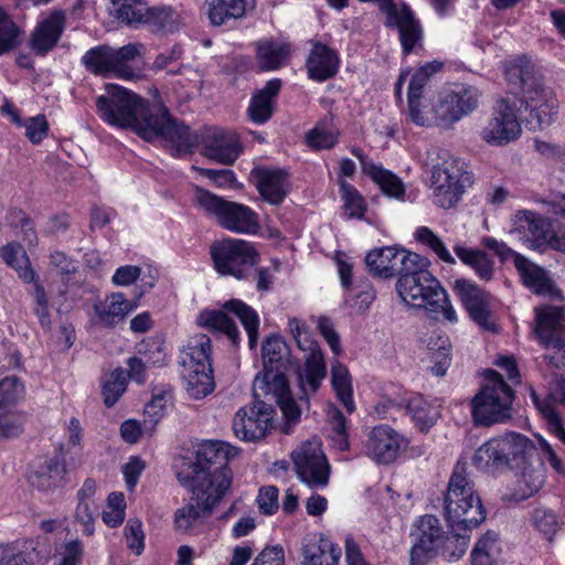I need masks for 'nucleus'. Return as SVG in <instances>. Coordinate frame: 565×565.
<instances>
[{"label":"nucleus","mask_w":565,"mask_h":565,"mask_svg":"<svg viewBox=\"0 0 565 565\" xmlns=\"http://www.w3.org/2000/svg\"><path fill=\"white\" fill-rule=\"evenodd\" d=\"M510 86L519 89L521 105L529 111L526 122L532 130L548 127L557 114V99L543 83L542 75L526 57L511 62L505 68Z\"/></svg>","instance_id":"3"},{"label":"nucleus","mask_w":565,"mask_h":565,"mask_svg":"<svg viewBox=\"0 0 565 565\" xmlns=\"http://www.w3.org/2000/svg\"><path fill=\"white\" fill-rule=\"evenodd\" d=\"M338 142L337 134L317 126L307 135V143L312 149H329Z\"/></svg>","instance_id":"62"},{"label":"nucleus","mask_w":565,"mask_h":565,"mask_svg":"<svg viewBox=\"0 0 565 565\" xmlns=\"http://www.w3.org/2000/svg\"><path fill=\"white\" fill-rule=\"evenodd\" d=\"M440 67L441 64L439 63H429L422 66L412 76L407 90V99L412 104L413 108L415 99H422L423 89L426 86L429 77L438 70H440Z\"/></svg>","instance_id":"56"},{"label":"nucleus","mask_w":565,"mask_h":565,"mask_svg":"<svg viewBox=\"0 0 565 565\" xmlns=\"http://www.w3.org/2000/svg\"><path fill=\"white\" fill-rule=\"evenodd\" d=\"M288 328L298 348L303 352H308L303 367L298 369L297 372L298 385L301 390L299 402L308 405L309 394L317 393L322 380L327 375L324 356L318 342L310 335L305 322L297 318H290L288 320Z\"/></svg>","instance_id":"8"},{"label":"nucleus","mask_w":565,"mask_h":565,"mask_svg":"<svg viewBox=\"0 0 565 565\" xmlns=\"http://www.w3.org/2000/svg\"><path fill=\"white\" fill-rule=\"evenodd\" d=\"M65 29V13L53 11L38 23L29 39L30 49L39 56H45L58 43Z\"/></svg>","instance_id":"24"},{"label":"nucleus","mask_w":565,"mask_h":565,"mask_svg":"<svg viewBox=\"0 0 565 565\" xmlns=\"http://www.w3.org/2000/svg\"><path fill=\"white\" fill-rule=\"evenodd\" d=\"M137 307L136 303L127 300L122 294H113L103 309L96 308L100 322L113 327L122 321L126 316Z\"/></svg>","instance_id":"43"},{"label":"nucleus","mask_w":565,"mask_h":565,"mask_svg":"<svg viewBox=\"0 0 565 565\" xmlns=\"http://www.w3.org/2000/svg\"><path fill=\"white\" fill-rule=\"evenodd\" d=\"M116 18L130 28H140L147 14V3L142 0H114Z\"/></svg>","instance_id":"46"},{"label":"nucleus","mask_w":565,"mask_h":565,"mask_svg":"<svg viewBox=\"0 0 565 565\" xmlns=\"http://www.w3.org/2000/svg\"><path fill=\"white\" fill-rule=\"evenodd\" d=\"M25 423V414L21 412H6L0 414V439L18 437Z\"/></svg>","instance_id":"60"},{"label":"nucleus","mask_w":565,"mask_h":565,"mask_svg":"<svg viewBox=\"0 0 565 565\" xmlns=\"http://www.w3.org/2000/svg\"><path fill=\"white\" fill-rule=\"evenodd\" d=\"M125 536L128 547L137 555H140L145 547L141 521L138 519L129 520L125 527Z\"/></svg>","instance_id":"63"},{"label":"nucleus","mask_w":565,"mask_h":565,"mask_svg":"<svg viewBox=\"0 0 565 565\" xmlns=\"http://www.w3.org/2000/svg\"><path fill=\"white\" fill-rule=\"evenodd\" d=\"M127 388V377L121 367L115 369L103 384L104 403L107 407L114 406Z\"/></svg>","instance_id":"55"},{"label":"nucleus","mask_w":565,"mask_h":565,"mask_svg":"<svg viewBox=\"0 0 565 565\" xmlns=\"http://www.w3.org/2000/svg\"><path fill=\"white\" fill-rule=\"evenodd\" d=\"M438 158L441 161L434 164L431 171L434 202L443 209H450L473 183V177L467 171L466 163L448 151H441Z\"/></svg>","instance_id":"7"},{"label":"nucleus","mask_w":565,"mask_h":565,"mask_svg":"<svg viewBox=\"0 0 565 565\" xmlns=\"http://www.w3.org/2000/svg\"><path fill=\"white\" fill-rule=\"evenodd\" d=\"M331 381L339 401L348 413H353L355 405L352 397V383L345 365L334 361L331 366Z\"/></svg>","instance_id":"44"},{"label":"nucleus","mask_w":565,"mask_h":565,"mask_svg":"<svg viewBox=\"0 0 565 565\" xmlns=\"http://www.w3.org/2000/svg\"><path fill=\"white\" fill-rule=\"evenodd\" d=\"M518 470H521L516 483L522 499L533 495L543 487L545 471L542 463L534 467L529 460Z\"/></svg>","instance_id":"45"},{"label":"nucleus","mask_w":565,"mask_h":565,"mask_svg":"<svg viewBox=\"0 0 565 565\" xmlns=\"http://www.w3.org/2000/svg\"><path fill=\"white\" fill-rule=\"evenodd\" d=\"M236 455V448L217 440H206L199 445L196 460L191 463L189 479L195 481L203 478L211 482V488L217 490L221 478L227 479L226 491L232 483V471L227 463Z\"/></svg>","instance_id":"11"},{"label":"nucleus","mask_w":565,"mask_h":565,"mask_svg":"<svg viewBox=\"0 0 565 565\" xmlns=\"http://www.w3.org/2000/svg\"><path fill=\"white\" fill-rule=\"evenodd\" d=\"M403 438L386 425L374 427L363 443L364 454L377 463L393 462L399 452Z\"/></svg>","instance_id":"23"},{"label":"nucleus","mask_w":565,"mask_h":565,"mask_svg":"<svg viewBox=\"0 0 565 565\" xmlns=\"http://www.w3.org/2000/svg\"><path fill=\"white\" fill-rule=\"evenodd\" d=\"M291 456L301 482L310 488H323L328 484L331 468L318 440L302 443Z\"/></svg>","instance_id":"18"},{"label":"nucleus","mask_w":565,"mask_h":565,"mask_svg":"<svg viewBox=\"0 0 565 565\" xmlns=\"http://www.w3.org/2000/svg\"><path fill=\"white\" fill-rule=\"evenodd\" d=\"M250 180L260 196L273 205H279L288 194V174L284 170L254 168Z\"/></svg>","instance_id":"25"},{"label":"nucleus","mask_w":565,"mask_h":565,"mask_svg":"<svg viewBox=\"0 0 565 565\" xmlns=\"http://www.w3.org/2000/svg\"><path fill=\"white\" fill-rule=\"evenodd\" d=\"M200 326L227 335L234 347L239 343V331L235 322L222 310H204L198 317Z\"/></svg>","instance_id":"39"},{"label":"nucleus","mask_w":565,"mask_h":565,"mask_svg":"<svg viewBox=\"0 0 565 565\" xmlns=\"http://www.w3.org/2000/svg\"><path fill=\"white\" fill-rule=\"evenodd\" d=\"M488 383L471 401V413L476 425L491 426L511 417L514 398L512 388L494 370L487 372Z\"/></svg>","instance_id":"6"},{"label":"nucleus","mask_w":565,"mask_h":565,"mask_svg":"<svg viewBox=\"0 0 565 565\" xmlns=\"http://www.w3.org/2000/svg\"><path fill=\"white\" fill-rule=\"evenodd\" d=\"M498 534L493 531H488L476 543L471 552L472 565H494L499 548H498Z\"/></svg>","instance_id":"48"},{"label":"nucleus","mask_w":565,"mask_h":565,"mask_svg":"<svg viewBox=\"0 0 565 565\" xmlns=\"http://www.w3.org/2000/svg\"><path fill=\"white\" fill-rule=\"evenodd\" d=\"M262 353L264 374L256 375L254 380L255 395L270 396L277 403L286 419L282 431L289 434L290 426L297 424L301 415V403L291 396L285 375L289 363V349L281 337L270 335L263 343Z\"/></svg>","instance_id":"2"},{"label":"nucleus","mask_w":565,"mask_h":565,"mask_svg":"<svg viewBox=\"0 0 565 565\" xmlns=\"http://www.w3.org/2000/svg\"><path fill=\"white\" fill-rule=\"evenodd\" d=\"M194 198L200 207L214 216L222 227L245 234L257 232V214L248 206L226 201L200 186L194 188Z\"/></svg>","instance_id":"10"},{"label":"nucleus","mask_w":565,"mask_h":565,"mask_svg":"<svg viewBox=\"0 0 565 565\" xmlns=\"http://www.w3.org/2000/svg\"><path fill=\"white\" fill-rule=\"evenodd\" d=\"M480 96L477 87L466 85L440 93L431 103L433 124L441 128L452 127L478 108Z\"/></svg>","instance_id":"14"},{"label":"nucleus","mask_w":565,"mask_h":565,"mask_svg":"<svg viewBox=\"0 0 565 565\" xmlns=\"http://www.w3.org/2000/svg\"><path fill=\"white\" fill-rule=\"evenodd\" d=\"M25 388L17 376H7L0 380V398L4 404H13L24 397Z\"/></svg>","instance_id":"61"},{"label":"nucleus","mask_w":565,"mask_h":565,"mask_svg":"<svg viewBox=\"0 0 565 565\" xmlns=\"http://www.w3.org/2000/svg\"><path fill=\"white\" fill-rule=\"evenodd\" d=\"M445 515L454 531H471L486 520V510L466 469L457 463L444 499Z\"/></svg>","instance_id":"5"},{"label":"nucleus","mask_w":565,"mask_h":565,"mask_svg":"<svg viewBox=\"0 0 565 565\" xmlns=\"http://www.w3.org/2000/svg\"><path fill=\"white\" fill-rule=\"evenodd\" d=\"M171 399V392L169 390L156 387L152 391V398L145 407V429L152 433L154 426L164 416L168 401Z\"/></svg>","instance_id":"47"},{"label":"nucleus","mask_w":565,"mask_h":565,"mask_svg":"<svg viewBox=\"0 0 565 565\" xmlns=\"http://www.w3.org/2000/svg\"><path fill=\"white\" fill-rule=\"evenodd\" d=\"M454 289L472 321L486 331L495 332L497 326L492 320L494 298L463 278L455 281Z\"/></svg>","instance_id":"19"},{"label":"nucleus","mask_w":565,"mask_h":565,"mask_svg":"<svg viewBox=\"0 0 565 565\" xmlns=\"http://www.w3.org/2000/svg\"><path fill=\"white\" fill-rule=\"evenodd\" d=\"M303 565H338L341 550L321 536L317 543H309L303 547Z\"/></svg>","instance_id":"37"},{"label":"nucleus","mask_w":565,"mask_h":565,"mask_svg":"<svg viewBox=\"0 0 565 565\" xmlns=\"http://www.w3.org/2000/svg\"><path fill=\"white\" fill-rule=\"evenodd\" d=\"M96 107L100 117L110 125L129 127L147 141L157 138L168 141L177 157L192 153L202 143L207 158L232 164L242 150L235 132L210 128L200 136L172 118L163 105L141 99L116 84L106 85V94L97 97Z\"/></svg>","instance_id":"1"},{"label":"nucleus","mask_w":565,"mask_h":565,"mask_svg":"<svg viewBox=\"0 0 565 565\" xmlns=\"http://www.w3.org/2000/svg\"><path fill=\"white\" fill-rule=\"evenodd\" d=\"M290 45L286 42L268 39L260 41L257 45V63L262 71H274L280 68L288 61Z\"/></svg>","instance_id":"34"},{"label":"nucleus","mask_w":565,"mask_h":565,"mask_svg":"<svg viewBox=\"0 0 565 565\" xmlns=\"http://www.w3.org/2000/svg\"><path fill=\"white\" fill-rule=\"evenodd\" d=\"M536 335L546 348L556 349L553 354L544 355L553 369L565 367V312L561 307H544L536 313Z\"/></svg>","instance_id":"16"},{"label":"nucleus","mask_w":565,"mask_h":565,"mask_svg":"<svg viewBox=\"0 0 565 565\" xmlns=\"http://www.w3.org/2000/svg\"><path fill=\"white\" fill-rule=\"evenodd\" d=\"M454 250L458 258L471 267L478 277L483 280H490L493 276V260L489 255L480 249L468 248L461 245H456Z\"/></svg>","instance_id":"41"},{"label":"nucleus","mask_w":565,"mask_h":565,"mask_svg":"<svg viewBox=\"0 0 565 565\" xmlns=\"http://www.w3.org/2000/svg\"><path fill=\"white\" fill-rule=\"evenodd\" d=\"M20 29L0 8V55H3L20 44Z\"/></svg>","instance_id":"54"},{"label":"nucleus","mask_w":565,"mask_h":565,"mask_svg":"<svg viewBox=\"0 0 565 565\" xmlns=\"http://www.w3.org/2000/svg\"><path fill=\"white\" fill-rule=\"evenodd\" d=\"M340 192L344 210L349 214V217H363L365 202L358 190L350 183L340 180Z\"/></svg>","instance_id":"59"},{"label":"nucleus","mask_w":565,"mask_h":565,"mask_svg":"<svg viewBox=\"0 0 565 565\" xmlns=\"http://www.w3.org/2000/svg\"><path fill=\"white\" fill-rule=\"evenodd\" d=\"M405 408L420 431H428L440 417L439 407L428 403L422 395L411 396Z\"/></svg>","instance_id":"35"},{"label":"nucleus","mask_w":565,"mask_h":565,"mask_svg":"<svg viewBox=\"0 0 565 565\" xmlns=\"http://www.w3.org/2000/svg\"><path fill=\"white\" fill-rule=\"evenodd\" d=\"M415 237L420 244L428 246L443 262L456 263L444 242L430 228L426 226L418 227Z\"/></svg>","instance_id":"58"},{"label":"nucleus","mask_w":565,"mask_h":565,"mask_svg":"<svg viewBox=\"0 0 565 565\" xmlns=\"http://www.w3.org/2000/svg\"><path fill=\"white\" fill-rule=\"evenodd\" d=\"M531 399L545 419L548 430L565 444L563 419L556 412V403L565 405V379L555 374L548 384L547 395L541 398L535 391H532Z\"/></svg>","instance_id":"22"},{"label":"nucleus","mask_w":565,"mask_h":565,"mask_svg":"<svg viewBox=\"0 0 565 565\" xmlns=\"http://www.w3.org/2000/svg\"><path fill=\"white\" fill-rule=\"evenodd\" d=\"M256 0H205L206 15L214 26L228 24L254 10Z\"/></svg>","instance_id":"26"},{"label":"nucleus","mask_w":565,"mask_h":565,"mask_svg":"<svg viewBox=\"0 0 565 565\" xmlns=\"http://www.w3.org/2000/svg\"><path fill=\"white\" fill-rule=\"evenodd\" d=\"M25 136L33 143H39L47 134L49 125L43 115L29 118L24 122Z\"/></svg>","instance_id":"64"},{"label":"nucleus","mask_w":565,"mask_h":565,"mask_svg":"<svg viewBox=\"0 0 565 565\" xmlns=\"http://www.w3.org/2000/svg\"><path fill=\"white\" fill-rule=\"evenodd\" d=\"M253 398V403L241 407L233 419V431L244 441H257L266 436L273 424L274 403L277 404L270 396L256 397L254 390Z\"/></svg>","instance_id":"15"},{"label":"nucleus","mask_w":565,"mask_h":565,"mask_svg":"<svg viewBox=\"0 0 565 565\" xmlns=\"http://www.w3.org/2000/svg\"><path fill=\"white\" fill-rule=\"evenodd\" d=\"M66 475V463L62 454L45 461L41 469L29 476L31 486L44 493L53 492L63 484Z\"/></svg>","instance_id":"32"},{"label":"nucleus","mask_w":565,"mask_h":565,"mask_svg":"<svg viewBox=\"0 0 565 565\" xmlns=\"http://www.w3.org/2000/svg\"><path fill=\"white\" fill-rule=\"evenodd\" d=\"M531 520L533 526L550 542L561 526L557 515L552 510L546 508L534 509Z\"/></svg>","instance_id":"57"},{"label":"nucleus","mask_w":565,"mask_h":565,"mask_svg":"<svg viewBox=\"0 0 565 565\" xmlns=\"http://www.w3.org/2000/svg\"><path fill=\"white\" fill-rule=\"evenodd\" d=\"M469 531H454L445 535L440 546L439 553L449 562H455L462 557L466 553L470 536L467 534Z\"/></svg>","instance_id":"51"},{"label":"nucleus","mask_w":565,"mask_h":565,"mask_svg":"<svg viewBox=\"0 0 565 565\" xmlns=\"http://www.w3.org/2000/svg\"><path fill=\"white\" fill-rule=\"evenodd\" d=\"M1 257L6 264L14 268L21 279L30 282L34 278V271L30 266L26 254L19 245L8 244L1 249Z\"/></svg>","instance_id":"50"},{"label":"nucleus","mask_w":565,"mask_h":565,"mask_svg":"<svg viewBox=\"0 0 565 565\" xmlns=\"http://www.w3.org/2000/svg\"><path fill=\"white\" fill-rule=\"evenodd\" d=\"M217 490L211 488V482L203 478L190 480L191 499L188 504L174 513L175 529L190 532L202 525L212 514L214 508L226 493L227 479L221 478Z\"/></svg>","instance_id":"9"},{"label":"nucleus","mask_w":565,"mask_h":565,"mask_svg":"<svg viewBox=\"0 0 565 565\" xmlns=\"http://www.w3.org/2000/svg\"><path fill=\"white\" fill-rule=\"evenodd\" d=\"M46 554L34 541L0 544V565H44Z\"/></svg>","instance_id":"29"},{"label":"nucleus","mask_w":565,"mask_h":565,"mask_svg":"<svg viewBox=\"0 0 565 565\" xmlns=\"http://www.w3.org/2000/svg\"><path fill=\"white\" fill-rule=\"evenodd\" d=\"M352 153L360 160L363 172L370 175L386 195L398 200L404 198L405 186L397 175L375 164L360 149H352Z\"/></svg>","instance_id":"28"},{"label":"nucleus","mask_w":565,"mask_h":565,"mask_svg":"<svg viewBox=\"0 0 565 565\" xmlns=\"http://www.w3.org/2000/svg\"><path fill=\"white\" fill-rule=\"evenodd\" d=\"M141 46V44L129 43L117 50L113 47L117 77L129 79L135 76L129 63L139 56Z\"/></svg>","instance_id":"53"},{"label":"nucleus","mask_w":565,"mask_h":565,"mask_svg":"<svg viewBox=\"0 0 565 565\" xmlns=\"http://www.w3.org/2000/svg\"><path fill=\"white\" fill-rule=\"evenodd\" d=\"M181 24L180 15L171 8H149L145 14L141 26L148 28L151 32L174 33Z\"/></svg>","instance_id":"38"},{"label":"nucleus","mask_w":565,"mask_h":565,"mask_svg":"<svg viewBox=\"0 0 565 565\" xmlns=\"http://www.w3.org/2000/svg\"><path fill=\"white\" fill-rule=\"evenodd\" d=\"M157 359H152L150 355L131 356L127 360L128 365V377L142 384L147 380V367L151 365H161L164 362V353L161 347H157Z\"/></svg>","instance_id":"52"},{"label":"nucleus","mask_w":565,"mask_h":565,"mask_svg":"<svg viewBox=\"0 0 565 565\" xmlns=\"http://www.w3.org/2000/svg\"><path fill=\"white\" fill-rule=\"evenodd\" d=\"M429 260L419 256L416 265L409 267L396 281V291L402 300L416 308H424L436 315H441L450 322L457 321L446 290L427 269Z\"/></svg>","instance_id":"4"},{"label":"nucleus","mask_w":565,"mask_h":565,"mask_svg":"<svg viewBox=\"0 0 565 565\" xmlns=\"http://www.w3.org/2000/svg\"><path fill=\"white\" fill-rule=\"evenodd\" d=\"M281 88V81L278 78L270 79L265 87L257 90L247 109L248 117L255 124L262 125L268 121L274 110V99Z\"/></svg>","instance_id":"33"},{"label":"nucleus","mask_w":565,"mask_h":565,"mask_svg":"<svg viewBox=\"0 0 565 565\" xmlns=\"http://www.w3.org/2000/svg\"><path fill=\"white\" fill-rule=\"evenodd\" d=\"M306 66L310 78L323 82L337 74L339 57L338 54L326 44L313 42Z\"/></svg>","instance_id":"27"},{"label":"nucleus","mask_w":565,"mask_h":565,"mask_svg":"<svg viewBox=\"0 0 565 565\" xmlns=\"http://www.w3.org/2000/svg\"><path fill=\"white\" fill-rule=\"evenodd\" d=\"M515 268L523 284L536 295L552 296L555 285L548 273L522 255H515Z\"/></svg>","instance_id":"31"},{"label":"nucleus","mask_w":565,"mask_h":565,"mask_svg":"<svg viewBox=\"0 0 565 565\" xmlns=\"http://www.w3.org/2000/svg\"><path fill=\"white\" fill-rule=\"evenodd\" d=\"M501 448H504L503 461H508L505 469H519L536 454L537 448L527 437L509 433L500 437Z\"/></svg>","instance_id":"30"},{"label":"nucleus","mask_w":565,"mask_h":565,"mask_svg":"<svg viewBox=\"0 0 565 565\" xmlns=\"http://www.w3.org/2000/svg\"><path fill=\"white\" fill-rule=\"evenodd\" d=\"M412 536L415 542L409 552V564L425 565L439 551L445 533L439 520L427 514L418 520Z\"/></svg>","instance_id":"21"},{"label":"nucleus","mask_w":565,"mask_h":565,"mask_svg":"<svg viewBox=\"0 0 565 565\" xmlns=\"http://www.w3.org/2000/svg\"><path fill=\"white\" fill-rule=\"evenodd\" d=\"M526 233V239L532 242V245L540 246L546 238V223L545 220L530 211L523 212L520 217V225L511 234Z\"/></svg>","instance_id":"49"},{"label":"nucleus","mask_w":565,"mask_h":565,"mask_svg":"<svg viewBox=\"0 0 565 565\" xmlns=\"http://www.w3.org/2000/svg\"><path fill=\"white\" fill-rule=\"evenodd\" d=\"M223 309L233 312L241 320L248 335V345L254 349L258 339L259 318L257 312L238 299L225 301Z\"/></svg>","instance_id":"40"},{"label":"nucleus","mask_w":565,"mask_h":565,"mask_svg":"<svg viewBox=\"0 0 565 565\" xmlns=\"http://www.w3.org/2000/svg\"><path fill=\"white\" fill-rule=\"evenodd\" d=\"M416 253L396 246H385L367 253L365 264L370 273L380 278L402 277L419 260Z\"/></svg>","instance_id":"20"},{"label":"nucleus","mask_w":565,"mask_h":565,"mask_svg":"<svg viewBox=\"0 0 565 565\" xmlns=\"http://www.w3.org/2000/svg\"><path fill=\"white\" fill-rule=\"evenodd\" d=\"M82 63L92 74L104 77L110 74L116 75L113 47L109 45L104 44L89 49L82 56Z\"/></svg>","instance_id":"36"},{"label":"nucleus","mask_w":565,"mask_h":565,"mask_svg":"<svg viewBox=\"0 0 565 565\" xmlns=\"http://www.w3.org/2000/svg\"><path fill=\"white\" fill-rule=\"evenodd\" d=\"M504 448H501L500 437L492 438L480 446L473 456V463L482 470L505 469L508 461H503Z\"/></svg>","instance_id":"42"},{"label":"nucleus","mask_w":565,"mask_h":565,"mask_svg":"<svg viewBox=\"0 0 565 565\" xmlns=\"http://www.w3.org/2000/svg\"><path fill=\"white\" fill-rule=\"evenodd\" d=\"M210 355L211 339L206 334H198L188 343L182 364L189 371L186 391L194 398H202L214 390Z\"/></svg>","instance_id":"12"},{"label":"nucleus","mask_w":565,"mask_h":565,"mask_svg":"<svg viewBox=\"0 0 565 565\" xmlns=\"http://www.w3.org/2000/svg\"><path fill=\"white\" fill-rule=\"evenodd\" d=\"M522 134L515 106L507 99L497 100L492 114L481 128L480 138L490 146L503 147L515 141Z\"/></svg>","instance_id":"17"},{"label":"nucleus","mask_w":565,"mask_h":565,"mask_svg":"<svg viewBox=\"0 0 565 565\" xmlns=\"http://www.w3.org/2000/svg\"><path fill=\"white\" fill-rule=\"evenodd\" d=\"M211 256L217 273L237 279L247 278L252 267L259 259V254L249 242L235 238L212 244Z\"/></svg>","instance_id":"13"}]
</instances>
